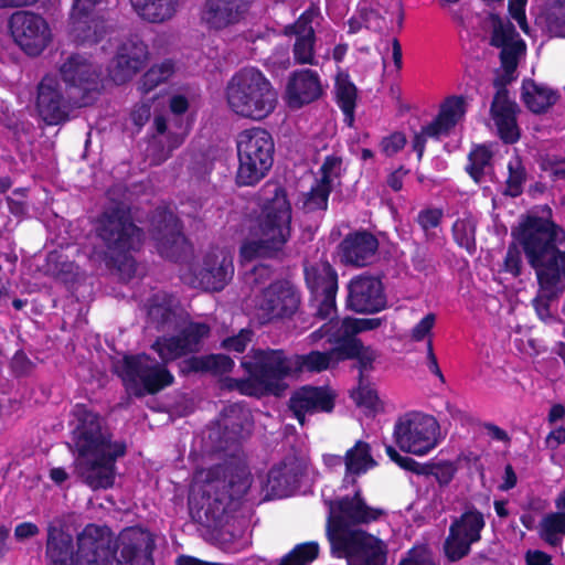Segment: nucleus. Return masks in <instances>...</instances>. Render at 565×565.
<instances>
[{
	"label": "nucleus",
	"mask_w": 565,
	"mask_h": 565,
	"mask_svg": "<svg viewBox=\"0 0 565 565\" xmlns=\"http://www.w3.org/2000/svg\"><path fill=\"white\" fill-rule=\"evenodd\" d=\"M511 236L522 246L527 264L535 270L539 294L533 307L544 320L551 317V301L563 292L562 277H565V252L556 245V225L548 218L534 214L525 215Z\"/></svg>",
	"instance_id": "f257e3e1"
},
{
	"label": "nucleus",
	"mask_w": 565,
	"mask_h": 565,
	"mask_svg": "<svg viewBox=\"0 0 565 565\" xmlns=\"http://www.w3.org/2000/svg\"><path fill=\"white\" fill-rule=\"evenodd\" d=\"M95 231L105 247L106 266L117 270L122 278H132L137 269L134 253L141 249L145 231L134 222L130 204L114 201L105 206L97 217Z\"/></svg>",
	"instance_id": "f03ea898"
},
{
	"label": "nucleus",
	"mask_w": 565,
	"mask_h": 565,
	"mask_svg": "<svg viewBox=\"0 0 565 565\" xmlns=\"http://www.w3.org/2000/svg\"><path fill=\"white\" fill-rule=\"evenodd\" d=\"M260 192L263 203L257 217L258 238L241 246V255L247 260L279 258L291 238L292 207L286 189L278 182L267 181Z\"/></svg>",
	"instance_id": "7ed1b4c3"
},
{
	"label": "nucleus",
	"mask_w": 565,
	"mask_h": 565,
	"mask_svg": "<svg viewBox=\"0 0 565 565\" xmlns=\"http://www.w3.org/2000/svg\"><path fill=\"white\" fill-rule=\"evenodd\" d=\"M115 545L113 532L106 525L89 523L76 536L50 523L45 544L47 565H113Z\"/></svg>",
	"instance_id": "20e7f679"
},
{
	"label": "nucleus",
	"mask_w": 565,
	"mask_h": 565,
	"mask_svg": "<svg viewBox=\"0 0 565 565\" xmlns=\"http://www.w3.org/2000/svg\"><path fill=\"white\" fill-rule=\"evenodd\" d=\"M225 99L236 116L253 121L269 117L278 104V93L256 67H243L226 83Z\"/></svg>",
	"instance_id": "39448f33"
},
{
	"label": "nucleus",
	"mask_w": 565,
	"mask_h": 565,
	"mask_svg": "<svg viewBox=\"0 0 565 565\" xmlns=\"http://www.w3.org/2000/svg\"><path fill=\"white\" fill-rule=\"evenodd\" d=\"M238 167L235 174L237 186H255L271 170L275 142L268 130L252 127L242 130L236 139Z\"/></svg>",
	"instance_id": "423d86ee"
},
{
	"label": "nucleus",
	"mask_w": 565,
	"mask_h": 565,
	"mask_svg": "<svg viewBox=\"0 0 565 565\" xmlns=\"http://www.w3.org/2000/svg\"><path fill=\"white\" fill-rule=\"evenodd\" d=\"M259 396H281L287 388L285 380L294 374L291 358L284 349H252L241 361Z\"/></svg>",
	"instance_id": "0eeeda50"
},
{
	"label": "nucleus",
	"mask_w": 565,
	"mask_h": 565,
	"mask_svg": "<svg viewBox=\"0 0 565 565\" xmlns=\"http://www.w3.org/2000/svg\"><path fill=\"white\" fill-rule=\"evenodd\" d=\"M167 364L156 362L150 355L125 354L113 365V372L121 379L126 392L135 397L154 395L174 382Z\"/></svg>",
	"instance_id": "6e6552de"
},
{
	"label": "nucleus",
	"mask_w": 565,
	"mask_h": 565,
	"mask_svg": "<svg viewBox=\"0 0 565 565\" xmlns=\"http://www.w3.org/2000/svg\"><path fill=\"white\" fill-rule=\"evenodd\" d=\"M438 433L439 424L434 416L414 411L398 417L393 436L402 451L423 456L437 446Z\"/></svg>",
	"instance_id": "1a4fd4ad"
},
{
	"label": "nucleus",
	"mask_w": 565,
	"mask_h": 565,
	"mask_svg": "<svg viewBox=\"0 0 565 565\" xmlns=\"http://www.w3.org/2000/svg\"><path fill=\"white\" fill-rule=\"evenodd\" d=\"M60 75L78 107L92 105L99 93L102 68L90 57L72 53L60 66Z\"/></svg>",
	"instance_id": "9d476101"
},
{
	"label": "nucleus",
	"mask_w": 565,
	"mask_h": 565,
	"mask_svg": "<svg viewBox=\"0 0 565 565\" xmlns=\"http://www.w3.org/2000/svg\"><path fill=\"white\" fill-rule=\"evenodd\" d=\"M71 438L78 457H88L89 452L113 448L111 434L104 428L98 413L87 405L77 403L71 411Z\"/></svg>",
	"instance_id": "9b49d317"
},
{
	"label": "nucleus",
	"mask_w": 565,
	"mask_h": 565,
	"mask_svg": "<svg viewBox=\"0 0 565 565\" xmlns=\"http://www.w3.org/2000/svg\"><path fill=\"white\" fill-rule=\"evenodd\" d=\"M301 292L288 279H276L264 287L256 300L262 323L291 320L300 310Z\"/></svg>",
	"instance_id": "f8f14e48"
},
{
	"label": "nucleus",
	"mask_w": 565,
	"mask_h": 565,
	"mask_svg": "<svg viewBox=\"0 0 565 565\" xmlns=\"http://www.w3.org/2000/svg\"><path fill=\"white\" fill-rule=\"evenodd\" d=\"M484 527L483 513L473 505L467 508L450 523L443 545L446 558L450 563H455L468 556L471 546L481 540V532Z\"/></svg>",
	"instance_id": "ddd939ff"
},
{
	"label": "nucleus",
	"mask_w": 565,
	"mask_h": 565,
	"mask_svg": "<svg viewBox=\"0 0 565 565\" xmlns=\"http://www.w3.org/2000/svg\"><path fill=\"white\" fill-rule=\"evenodd\" d=\"M303 276L308 290L318 302L315 316L322 320L330 319L337 312V270L328 260L305 262Z\"/></svg>",
	"instance_id": "4468645a"
},
{
	"label": "nucleus",
	"mask_w": 565,
	"mask_h": 565,
	"mask_svg": "<svg viewBox=\"0 0 565 565\" xmlns=\"http://www.w3.org/2000/svg\"><path fill=\"white\" fill-rule=\"evenodd\" d=\"M14 43L29 56H39L52 41L46 20L39 13L19 10L8 21Z\"/></svg>",
	"instance_id": "2eb2a0df"
},
{
	"label": "nucleus",
	"mask_w": 565,
	"mask_h": 565,
	"mask_svg": "<svg viewBox=\"0 0 565 565\" xmlns=\"http://www.w3.org/2000/svg\"><path fill=\"white\" fill-rule=\"evenodd\" d=\"M126 451L124 441H115L113 448L89 452L88 457H79L76 472L92 490L109 489L115 483L116 460L124 457Z\"/></svg>",
	"instance_id": "dca6fc26"
},
{
	"label": "nucleus",
	"mask_w": 565,
	"mask_h": 565,
	"mask_svg": "<svg viewBox=\"0 0 565 565\" xmlns=\"http://www.w3.org/2000/svg\"><path fill=\"white\" fill-rule=\"evenodd\" d=\"M308 466L307 458L295 446L267 473L266 491L273 498L291 495L300 486Z\"/></svg>",
	"instance_id": "f3484780"
},
{
	"label": "nucleus",
	"mask_w": 565,
	"mask_h": 565,
	"mask_svg": "<svg viewBox=\"0 0 565 565\" xmlns=\"http://www.w3.org/2000/svg\"><path fill=\"white\" fill-rule=\"evenodd\" d=\"M211 328L205 322H190L174 335L158 337L151 349L163 364L198 352L203 339L210 335Z\"/></svg>",
	"instance_id": "a211bd4d"
},
{
	"label": "nucleus",
	"mask_w": 565,
	"mask_h": 565,
	"mask_svg": "<svg viewBox=\"0 0 565 565\" xmlns=\"http://www.w3.org/2000/svg\"><path fill=\"white\" fill-rule=\"evenodd\" d=\"M347 288V308L355 313L375 315L387 308L384 285L379 277L354 276Z\"/></svg>",
	"instance_id": "6ab92c4d"
},
{
	"label": "nucleus",
	"mask_w": 565,
	"mask_h": 565,
	"mask_svg": "<svg viewBox=\"0 0 565 565\" xmlns=\"http://www.w3.org/2000/svg\"><path fill=\"white\" fill-rule=\"evenodd\" d=\"M115 545L114 561L117 565H153L154 540L150 532L129 527L124 530L118 540L113 536Z\"/></svg>",
	"instance_id": "aec40b11"
},
{
	"label": "nucleus",
	"mask_w": 565,
	"mask_h": 565,
	"mask_svg": "<svg viewBox=\"0 0 565 565\" xmlns=\"http://www.w3.org/2000/svg\"><path fill=\"white\" fill-rule=\"evenodd\" d=\"M329 515L341 518L352 526L369 525L387 516L381 507L369 505L360 486L354 487L352 495H343L329 502Z\"/></svg>",
	"instance_id": "412c9836"
},
{
	"label": "nucleus",
	"mask_w": 565,
	"mask_h": 565,
	"mask_svg": "<svg viewBox=\"0 0 565 565\" xmlns=\"http://www.w3.org/2000/svg\"><path fill=\"white\" fill-rule=\"evenodd\" d=\"M148 55V45L138 36H131L121 42L109 67L111 81L117 85L129 82L145 67Z\"/></svg>",
	"instance_id": "4be33fe9"
},
{
	"label": "nucleus",
	"mask_w": 565,
	"mask_h": 565,
	"mask_svg": "<svg viewBox=\"0 0 565 565\" xmlns=\"http://www.w3.org/2000/svg\"><path fill=\"white\" fill-rule=\"evenodd\" d=\"M35 108L41 119L49 126H57L70 120V103L54 77L46 75L39 83Z\"/></svg>",
	"instance_id": "5701e85b"
},
{
	"label": "nucleus",
	"mask_w": 565,
	"mask_h": 565,
	"mask_svg": "<svg viewBox=\"0 0 565 565\" xmlns=\"http://www.w3.org/2000/svg\"><path fill=\"white\" fill-rule=\"evenodd\" d=\"M254 0H205L201 20L210 29L222 31L246 19Z\"/></svg>",
	"instance_id": "b1692460"
},
{
	"label": "nucleus",
	"mask_w": 565,
	"mask_h": 565,
	"mask_svg": "<svg viewBox=\"0 0 565 565\" xmlns=\"http://www.w3.org/2000/svg\"><path fill=\"white\" fill-rule=\"evenodd\" d=\"M335 406V394L326 386L303 385L289 398V408L303 426L307 414L331 413Z\"/></svg>",
	"instance_id": "393cba45"
},
{
	"label": "nucleus",
	"mask_w": 565,
	"mask_h": 565,
	"mask_svg": "<svg viewBox=\"0 0 565 565\" xmlns=\"http://www.w3.org/2000/svg\"><path fill=\"white\" fill-rule=\"evenodd\" d=\"M323 95V87L319 74L310 68L294 71L286 85L287 104L292 108H300L318 100Z\"/></svg>",
	"instance_id": "a878e982"
},
{
	"label": "nucleus",
	"mask_w": 565,
	"mask_h": 565,
	"mask_svg": "<svg viewBox=\"0 0 565 565\" xmlns=\"http://www.w3.org/2000/svg\"><path fill=\"white\" fill-rule=\"evenodd\" d=\"M364 533L365 531L354 529L341 518H327L326 534L330 543L331 554L338 558H345L348 564L353 557L360 541L364 537Z\"/></svg>",
	"instance_id": "bb28decb"
},
{
	"label": "nucleus",
	"mask_w": 565,
	"mask_h": 565,
	"mask_svg": "<svg viewBox=\"0 0 565 565\" xmlns=\"http://www.w3.org/2000/svg\"><path fill=\"white\" fill-rule=\"evenodd\" d=\"M352 353L351 347L343 344L331 347L326 351L312 350L306 354H295L291 359L294 373H321L333 370L340 363L349 361L347 356Z\"/></svg>",
	"instance_id": "cd10ccee"
},
{
	"label": "nucleus",
	"mask_w": 565,
	"mask_h": 565,
	"mask_svg": "<svg viewBox=\"0 0 565 565\" xmlns=\"http://www.w3.org/2000/svg\"><path fill=\"white\" fill-rule=\"evenodd\" d=\"M233 274L232 258L223 252L213 250L206 253L195 277L204 290L221 291L232 279Z\"/></svg>",
	"instance_id": "c85d7f7f"
},
{
	"label": "nucleus",
	"mask_w": 565,
	"mask_h": 565,
	"mask_svg": "<svg viewBox=\"0 0 565 565\" xmlns=\"http://www.w3.org/2000/svg\"><path fill=\"white\" fill-rule=\"evenodd\" d=\"M70 21V33L77 45L97 44L106 35V22L94 9L72 8Z\"/></svg>",
	"instance_id": "c756f323"
},
{
	"label": "nucleus",
	"mask_w": 565,
	"mask_h": 565,
	"mask_svg": "<svg viewBox=\"0 0 565 565\" xmlns=\"http://www.w3.org/2000/svg\"><path fill=\"white\" fill-rule=\"evenodd\" d=\"M341 262L358 267L366 266L379 248L377 238L367 231L349 233L339 244Z\"/></svg>",
	"instance_id": "7c9ffc66"
},
{
	"label": "nucleus",
	"mask_w": 565,
	"mask_h": 565,
	"mask_svg": "<svg viewBox=\"0 0 565 565\" xmlns=\"http://www.w3.org/2000/svg\"><path fill=\"white\" fill-rule=\"evenodd\" d=\"M150 232L160 255L172 258L174 246L183 239L173 213L164 209H157L151 217Z\"/></svg>",
	"instance_id": "2f4dec72"
},
{
	"label": "nucleus",
	"mask_w": 565,
	"mask_h": 565,
	"mask_svg": "<svg viewBox=\"0 0 565 565\" xmlns=\"http://www.w3.org/2000/svg\"><path fill=\"white\" fill-rule=\"evenodd\" d=\"M518 104L512 99H505L504 94L493 96L490 115L493 119L498 136L505 145L516 143L521 137L516 120Z\"/></svg>",
	"instance_id": "473e14b6"
},
{
	"label": "nucleus",
	"mask_w": 565,
	"mask_h": 565,
	"mask_svg": "<svg viewBox=\"0 0 565 565\" xmlns=\"http://www.w3.org/2000/svg\"><path fill=\"white\" fill-rule=\"evenodd\" d=\"M342 329L338 340H335L337 345H350L353 353L347 356V359L349 361L359 362L362 370L370 369L371 364L379 358V353L371 345H365L363 341L358 338V334L362 333L360 318H344Z\"/></svg>",
	"instance_id": "72a5a7b5"
},
{
	"label": "nucleus",
	"mask_w": 565,
	"mask_h": 565,
	"mask_svg": "<svg viewBox=\"0 0 565 565\" xmlns=\"http://www.w3.org/2000/svg\"><path fill=\"white\" fill-rule=\"evenodd\" d=\"M333 459L339 465L342 461L344 462L345 475L343 483L351 487L359 486L356 478L377 465L372 456L370 444L363 440H358L353 447L347 450L343 458L334 456Z\"/></svg>",
	"instance_id": "f704fd0d"
},
{
	"label": "nucleus",
	"mask_w": 565,
	"mask_h": 565,
	"mask_svg": "<svg viewBox=\"0 0 565 565\" xmlns=\"http://www.w3.org/2000/svg\"><path fill=\"white\" fill-rule=\"evenodd\" d=\"M145 307L148 320L157 331L171 330L174 327L177 312L171 294L157 291L147 299Z\"/></svg>",
	"instance_id": "c9c22d12"
},
{
	"label": "nucleus",
	"mask_w": 565,
	"mask_h": 565,
	"mask_svg": "<svg viewBox=\"0 0 565 565\" xmlns=\"http://www.w3.org/2000/svg\"><path fill=\"white\" fill-rule=\"evenodd\" d=\"M387 554L385 542L365 531L349 565H386Z\"/></svg>",
	"instance_id": "e433bc0d"
},
{
	"label": "nucleus",
	"mask_w": 565,
	"mask_h": 565,
	"mask_svg": "<svg viewBox=\"0 0 565 565\" xmlns=\"http://www.w3.org/2000/svg\"><path fill=\"white\" fill-rule=\"evenodd\" d=\"M135 12L150 23H163L177 12L178 0H130Z\"/></svg>",
	"instance_id": "4c0bfd02"
},
{
	"label": "nucleus",
	"mask_w": 565,
	"mask_h": 565,
	"mask_svg": "<svg viewBox=\"0 0 565 565\" xmlns=\"http://www.w3.org/2000/svg\"><path fill=\"white\" fill-rule=\"evenodd\" d=\"M334 92L337 105L343 113V121L348 127L354 125V113L356 107L358 88L350 79L347 72H339L335 77Z\"/></svg>",
	"instance_id": "58836bf2"
},
{
	"label": "nucleus",
	"mask_w": 565,
	"mask_h": 565,
	"mask_svg": "<svg viewBox=\"0 0 565 565\" xmlns=\"http://www.w3.org/2000/svg\"><path fill=\"white\" fill-rule=\"evenodd\" d=\"M558 98L556 92L539 86L533 79H525L522 84V100L527 109L534 114H545Z\"/></svg>",
	"instance_id": "ea45409f"
},
{
	"label": "nucleus",
	"mask_w": 565,
	"mask_h": 565,
	"mask_svg": "<svg viewBox=\"0 0 565 565\" xmlns=\"http://www.w3.org/2000/svg\"><path fill=\"white\" fill-rule=\"evenodd\" d=\"M174 73V63L171 60H164L160 64L152 65L140 78L139 89L148 94L167 82Z\"/></svg>",
	"instance_id": "a19ab883"
},
{
	"label": "nucleus",
	"mask_w": 565,
	"mask_h": 565,
	"mask_svg": "<svg viewBox=\"0 0 565 565\" xmlns=\"http://www.w3.org/2000/svg\"><path fill=\"white\" fill-rule=\"evenodd\" d=\"M320 545L316 541H307L294 546L280 559L278 565H309L319 557Z\"/></svg>",
	"instance_id": "79ce46f5"
},
{
	"label": "nucleus",
	"mask_w": 565,
	"mask_h": 565,
	"mask_svg": "<svg viewBox=\"0 0 565 565\" xmlns=\"http://www.w3.org/2000/svg\"><path fill=\"white\" fill-rule=\"evenodd\" d=\"M354 367L359 372V374H358L359 385H358L356 390H354L352 392L353 399L355 401V403L359 406H364L367 408H375V406L379 402V396H377L376 391L373 387H371L369 380H367V374L374 370V363L371 364L370 369L362 370L359 365V362H354Z\"/></svg>",
	"instance_id": "37998d69"
},
{
	"label": "nucleus",
	"mask_w": 565,
	"mask_h": 565,
	"mask_svg": "<svg viewBox=\"0 0 565 565\" xmlns=\"http://www.w3.org/2000/svg\"><path fill=\"white\" fill-rule=\"evenodd\" d=\"M526 181V169L519 154H515L508 162V178L503 194L510 198H518L523 193V185Z\"/></svg>",
	"instance_id": "c03bdc74"
},
{
	"label": "nucleus",
	"mask_w": 565,
	"mask_h": 565,
	"mask_svg": "<svg viewBox=\"0 0 565 565\" xmlns=\"http://www.w3.org/2000/svg\"><path fill=\"white\" fill-rule=\"evenodd\" d=\"M559 535H565V512H551L541 521L540 536L550 545L559 544Z\"/></svg>",
	"instance_id": "a18cd8bd"
},
{
	"label": "nucleus",
	"mask_w": 565,
	"mask_h": 565,
	"mask_svg": "<svg viewBox=\"0 0 565 565\" xmlns=\"http://www.w3.org/2000/svg\"><path fill=\"white\" fill-rule=\"evenodd\" d=\"M492 157V151L484 145H479L469 152L466 171L475 182H481L486 168L491 166Z\"/></svg>",
	"instance_id": "49530a36"
},
{
	"label": "nucleus",
	"mask_w": 565,
	"mask_h": 565,
	"mask_svg": "<svg viewBox=\"0 0 565 565\" xmlns=\"http://www.w3.org/2000/svg\"><path fill=\"white\" fill-rule=\"evenodd\" d=\"M332 191V185L323 184L317 181L309 192L303 194L302 210L306 213L316 211H326L328 209L329 196Z\"/></svg>",
	"instance_id": "de8ad7c7"
},
{
	"label": "nucleus",
	"mask_w": 565,
	"mask_h": 565,
	"mask_svg": "<svg viewBox=\"0 0 565 565\" xmlns=\"http://www.w3.org/2000/svg\"><path fill=\"white\" fill-rule=\"evenodd\" d=\"M320 14L319 8L311 4L298 19L284 28V34L287 36H316L312 26L313 20Z\"/></svg>",
	"instance_id": "09e8293b"
},
{
	"label": "nucleus",
	"mask_w": 565,
	"mask_h": 565,
	"mask_svg": "<svg viewBox=\"0 0 565 565\" xmlns=\"http://www.w3.org/2000/svg\"><path fill=\"white\" fill-rule=\"evenodd\" d=\"M466 114V99L463 96H450L445 99L438 113L439 119L450 128H455Z\"/></svg>",
	"instance_id": "8fccbe9b"
},
{
	"label": "nucleus",
	"mask_w": 565,
	"mask_h": 565,
	"mask_svg": "<svg viewBox=\"0 0 565 565\" xmlns=\"http://www.w3.org/2000/svg\"><path fill=\"white\" fill-rule=\"evenodd\" d=\"M316 36H295L292 45V57L296 64L317 65Z\"/></svg>",
	"instance_id": "3c124183"
},
{
	"label": "nucleus",
	"mask_w": 565,
	"mask_h": 565,
	"mask_svg": "<svg viewBox=\"0 0 565 565\" xmlns=\"http://www.w3.org/2000/svg\"><path fill=\"white\" fill-rule=\"evenodd\" d=\"M455 243L466 249L470 255L476 252L475 228L466 220H457L451 227Z\"/></svg>",
	"instance_id": "603ef678"
},
{
	"label": "nucleus",
	"mask_w": 565,
	"mask_h": 565,
	"mask_svg": "<svg viewBox=\"0 0 565 565\" xmlns=\"http://www.w3.org/2000/svg\"><path fill=\"white\" fill-rule=\"evenodd\" d=\"M456 471L455 465L450 461L423 463L419 476H434L439 486H448L452 481Z\"/></svg>",
	"instance_id": "864d4df0"
},
{
	"label": "nucleus",
	"mask_w": 565,
	"mask_h": 565,
	"mask_svg": "<svg viewBox=\"0 0 565 565\" xmlns=\"http://www.w3.org/2000/svg\"><path fill=\"white\" fill-rule=\"evenodd\" d=\"M514 25L511 22L503 24L499 17L494 18L493 30L490 38V45L494 47H508L516 35Z\"/></svg>",
	"instance_id": "5fc2aeb1"
},
{
	"label": "nucleus",
	"mask_w": 565,
	"mask_h": 565,
	"mask_svg": "<svg viewBox=\"0 0 565 565\" xmlns=\"http://www.w3.org/2000/svg\"><path fill=\"white\" fill-rule=\"evenodd\" d=\"M444 217V211L439 207H427L418 212L416 222L425 233L426 237H430V230L440 226Z\"/></svg>",
	"instance_id": "6e6d98bb"
},
{
	"label": "nucleus",
	"mask_w": 565,
	"mask_h": 565,
	"mask_svg": "<svg viewBox=\"0 0 565 565\" xmlns=\"http://www.w3.org/2000/svg\"><path fill=\"white\" fill-rule=\"evenodd\" d=\"M35 363L26 355L23 350H18L9 362L11 374L15 379H22L30 376L34 369Z\"/></svg>",
	"instance_id": "4d7b16f0"
},
{
	"label": "nucleus",
	"mask_w": 565,
	"mask_h": 565,
	"mask_svg": "<svg viewBox=\"0 0 565 565\" xmlns=\"http://www.w3.org/2000/svg\"><path fill=\"white\" fill-rule=\"evenodd\" d=\"M525 49V44L522 40H519L508 47L501 49L500 63L501 67L505 73H515L519 62V54Z\"/></svg>",
	"instance_id": "13d9d810"
},
{
	"label": "nucleus",
	"mask_w": 565,
	"mask_h": 565,
	"mask_svg": "<svg viewBox=\"0 0 565 565\" xmlns=\"http://www.w3.org/2000/svg\"><path fill=\"white\" fill-rule=\"evenodd\" d=\"M520 243L513 237V242L509 244L507 254L503 260L504 271L511 274L513 277H519L522 271V257L520 252Z\"/></svg>",
	"instance_id": "bf43d9fd"
},
{
	"label": "nucleus",
	"mask_w": 565,
	"mask_h": 565,
	"mask_svg": "<svg viewBox=\"0 0 565 565\" xmlns=\"http://www.w3.org/2000/svg\"><path fill=\"white\" fill-rule=\"evenodd\" d=\"M253 334L248 328L241 329L237 334L223 339L221 348L228 352L243 353L252 341Z\"/></svg>",
	"instance_id": "052dcab7"
},
{
	"label": "nucleus",
	"mask_w": 565,
	"mask_h": 565,
	"mask_svg": "<svg viewBox=\"0 0 565 565\" xmlns=\"http://www.w3.org/2000/svg\"><path fill=\"white\" fill-rule=\"evenodd\" d=\"M407 143L406 135L402 131H393L380 141V149L386 157H393L404 149Z\"/></svg>",
	"instance_id": "680f3d73"
},
{
	"label": "nucleus",
	"mask_w": 565,
	"mask_h": 565,
	"mask_svg": "<svg viewBox=\"0 0 565 565\" xmlns=\"http://www.w3.org/2000/svg\"><path fill=\"white\" fill-rule=\"evenodd\" d=\"M207 372L214 375L228 373L233 370L235 363L232 358L226 354H206L205 355Z\"/></svg>",
	"instance_id": "e2e57ef3"
},
{
	"label": "nucleus",
	"mask_w": 565,
	"mask_h": 565,
	"mask_svg": "<svg viewBox=\"0 0 565 565\" xmlns=\"http://www.w3.org/2000/svg\"><path fill=\"white\" fill-rule=\"evenodd\" d=\"M385 452L388 458L395 462L399 468L411 471L419 476L423 463L416 461L412 457L402 456L393 446L388 445L385 447Z\"/></svg>",
	"instance_id": "0e129e2a"
},
{
	"label": "nucleus",
	"mask_w": 565,
	"mask_h": 565,
	"mask_svg": "<svg viewBox=\"0 0 565 565\" xmlns=\"http://www.w3.org/2000/svg\"><path fill=\"white\" fill-rule=\"evenodd\" d=\"M398 565H435L431 553L425 545L414 546Z\"/></svg>",
	"instance_id": "69168bd1"
},
{
	"label": "nucleus",
	"mask_w": 565,
	"mask_h": 565,
	"mask_svg": "<svg viewBox=\"0 0 565 565\" xmlns=\"http://www.w3.org/2000/svg\"><path fill=\"white\" fill-rule=\"evenodd\" d=\"M339 337V331L335 330L331 322L323 323L320 328L311 332L307 340L309 344H317L320 340L326 339V342L331 347H335Z\"/></svg>",
	"instance_id": "338daca9"
},
{
	"label": "nucleus",
	"mask_w": 565,
	"mask_h": 565,
	"mask_svg": "<svg viewBox=\"0 0 565 565\" xmlns=\"http://www.w3.org/2000/svg\"><path fill=\"white\" fill-rule=\"evenodd\" d=\"M360 18L364 28L374 32H381L384 29L385 18L374 8H362L359 10Z\"/></svg>",
	"instance_id": "774afa93"
}]
</instances>
